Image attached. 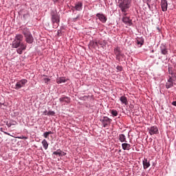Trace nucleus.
<instances>
[{
	"label": "nucleus",
	"instance_id": "obj_1",
	"mask_svg": "<svg viewBox=\"0 0 176 176\" xmlns=\"http://www.w3.org/2000/svg\"><path fill=\"white\" fill-rule=\"evenodd\" d=\"M131 6V0H118V8L124 16H127V10Z\"/></svg>",
	"mask_w": 176,
	"mask_h": 176
},
{
	"label": "nucleus",
	"instance_id": "obj_2",
	"mask_svg": "<svg viewBox=\"0 0 176 176\" xmlns=\"http://www.w3.org/2000/svg\"><path fill=\"white\" fill-rule=\"evenodd\" d=\"M22 34L24 35L27 43L31 44L34 42V37L32 36L31 32H30V29L27 28H23Z\"/></svg>",
	"mask_w": 176,
	"mask_h": 176
},
{
	"label": "nucleus",
	"instance_id": "obj_3",
	"mask_svg": "<svg viewBox=\"0 0 176 176\" xmlns=\"http://www.w3.org/2000/svg\"><path fill=\"white\" fill-rule=\"evenodd\" d=\"M23 35L21 34H16L15 38L12 41V46L14 49H17L19 47L20 45H21V42L23 41Z\"/></svg>",
	"mask_w": 176,
	"mask_h": 176
},
{
	"label": "nucleus",
	"instance_id": "obj_4",
	"mask_svg": "<svg viewBox=\"0 0 176 176\" xmlns=\"http://www.w3.org/2000/svg\"><path fill=\"white\" fill-rule=\"evenodd\" d=\"M51 21L52 24H57L58 25V23H60V15L57 13L56 10L51 11Z\"/></svg>",
	"mask_w": 176,
	"mask_h": 176
},
{
	"label": "nucleus",
	"instance_id": "obj_5",
	"mask_svg": "<svg viewBox=\"0 0 176 176\" xmlns=\"http://www.w3.org/2000/svg\"><path fill=\"white\" fill-rule=\"evenodd\" d=\"M27 82H28V81L26 79H22V80L18 81L16 83L14 89H15V90H19V89H21V87H24V86H25Z\"/></svg>",
	"mask_w": 176,
	"mask_h": 176
},
{
	"label": "nucleus",
	"instance_id": "obj_6",
	"mask_svg": "<svg viewBox=\"0 0 176 176\" xmlns=\"http://www.w3.org/2000/svg\"><path fill=\"white\" fill-rule=\"evenodd\" d=\"M100 122H102V124H103V127H108L109 124H111V122H112V119L108 117H103L100 119Z\"/></svg>",
	"mask_w": 176,
	"mask_h": 176
},
{
	"label": "nucleus",
	"instance_id": "obj_7",
	"mask_svg": "<svg viewBox=\"0 0 176 176\" xmlns=\"http://www.w3.org/2000/svg\"><path fill=\"white\" fill-rule=\"evenodd\" d=\"M114 54L116 56V58L118 60H120L124 54L122 53V51L120 50V47H117L116 48L114 49Z\"/></svg>",
	"mask_w": 176,
	"mask_h": 176
},
{
	"label": "nucleus",
	"instance_id": "obj_8",
	"mask_svg": "<svg viewBox=\"0 0 176 176\" xmlns=\"http://www.w3.org/2000/svg\"><path fill=\"white\" fill-rule=\"evenodd\" d=\"M148 133L151 135H153L155 134H157L159 133V129H157V126H153L148 129Z\"/></svg>",
	"mask_w": 176,
	"mask_h": 176
},
{
	"label": "nucleus",
	"instance_id": "obj_9",
	"mask_svg": "<svg viewBox=\"0 0 176 176\" xmlns=\"http://www.w3.org/2000/svg\"><path fill=\"white\" fill-rule=\"evenodd\" d=\"M174 86V79H173V77L169 76V79L166 83V89H171Z\"/></svg>",
	"mask_w": 176,
	"mask_h": 176
},
{
	"label": "nucleus",
	"instance_id": "obj_10",
	"mask_svg": "<svg viewBox=\"0 0 176 176\" xmlns=\"http://www.w3.org/2000/svg\"><path fill=\"white\" fill-rule=\"evenodd\" d=\"M96 16L98 18L100 21H101V23H107V16H105V15H104V14L98 13L96 14Z\"/></svg>",
	"mask_w": 176,
	"mask_h": 176
},
{
	"label": "nucleus",
	"instance_id": "obj_11",
	"mask_svg": "<svg viewBox=\"0 0 176 176\" xmlns=\"http://www.w3.org/2000/svg\"><path fill=\"white\" fill-rule=\"evenodd\" d=\"M122 21L123 23H124V24H126L127 25H131V24H133V21H131V19H130L129 17L126 16V15L124 14L122 17Z\"/></svg>",
	"mask_w": 176,
	"mask_h": 176
},
{
	"label": "nucleus",
	"instance_id": "obj_12",
	"mask_svg": "<svg viewBox=\"0 0 176 176\" xmlns=\"http://www.w3.org/2000/svg\"><path fill=\"white\" fill-rule=\"evenodd\" d=\"M82 8H83V3H82L80 1H78V2L75 3L74 9H75V10L80 12V10H82Z\"/></svg>",
	"mask_w": 176,
	"mask_h": 176
},
{
	"label": "nucleus",
	"instance_id": "obj_13",
	"mask_svg": "<svg viewBox=\"0 0 176 176\" xmlns=\"http://www.w3.org/2000/svg\"><path fill=\"white\" fill-rule=\"evenodd\" d=\"M167 6H168V3H167V0H162L161 7H162V12H167Z\"/></svg>",
	"mask_w": 176,
	"mask_h": 176
},
{
	"label": "nucleus",
	"instance_id": "obj_14",
	"mask_svg": "<svg viewBox=\"0 0 176 176\" xmlns=\"http://www.w3.org/2000/svg\"><path fill=\"white\" fill-rule=\"evenodd\" d=\"M60 102H67V104H69L71 102V98L67 96H64L59 98Z\"/></svg>",
	"mask_w": 176,
	"mask_h": 176
},
{
	"label": "nucleus",
	"instance_id": "obj_15",
	"mask_svg": "<svg viewBox=\"0 0 176 176\" xmlns=\"http://www.w3.org/2000/svg\"><path fill=\"white\" fill-rule=\"evenodd\" d=\"M122 147L124 151H130V149L131 148V145L128 143H122Z\"/></svg>",
	"mask_w": 176,
	"mask_h": 176
},
{
	"label": "nucleus",
	"instance_id": "obj_16",
	"mask_svg": "<svg viewBox=\"0 0 176 176\" xmlns=\"http://www.w3.org/2000/svg\"><path fill=\"white\" fill-rule=\"evenodd\" d=\"M160 48H161L162 54H164V56H166V54H168V51L167 50V48L166 47V45H162Z\"/></svg>",
	"mask_w": 176,
	"mask_h": 176
},
{
	"label": "nucleus",
	"instance_id": "obj_17",
	"mask_svg": "<svg viewBox=\"0 0 176 176\" xmlns=\"http://www.w3.org/2000/svg\"><path fill=\"white\" fill-rule=\"evenodd\" d=\"M120 101H121L122 104H124V105H127V104H129V102L127 101V98L124 96L120 98Z\"/></svg>",
	"mask_w": 176,
	"mask_h": 176
},
{
	"label": "nucleus",
	"instance_id": "obj_18",
	"mask_svg": "<svg viewBox=\"0 0 176 176\" xmlns=\"http://www.w3.org/2000/svg\"><path fill=\"white\" fill-rule=\"evenodd\" d=\"M98 45H101V43L97 41H91L90 45L94 47V49H97L98 47Z\"/></svg>",
	"mask_w": 176,
	"mask_h": 176
},
{
	"label": "nucleus",
	"instance_id": "obj_19",
	"mask_svg": "<svg viewBox=\"0 0 176 176\" xmlns=\"http://www.w3.org/2000/svg\"><path fill=\"white\" fill-rule=\"evenodd\" d=\"M150 166H151V164L149 163V162H148V160L144 159L143 160V167L144 170H146V168H148V167H149Z\"/></svg>",
	"mask_w": 176,
	"mask_h": 176
},
{
	"label": "nucleus",
	"instance_id": "obj_20",
	"mask_svg": "<svg viewBox=\"0 0 176 176\" xmlns=\"http://www.w3.org/2000/svg\"><path fill=\"white\" fill-rule=\"evenodd\" d=\"M65 82H67V80L64 77H60L56 79V83H58V85H60V83H65Z\"/></svg>",
	"mask_w": 176,
	"mask_h": 176
},
{
	"label": "nucleus",
	"instance_id": "obj_21",
	"mask_svg": "<svg viewBox=\"0 0 176 176\" xmlns=\"http://www.w3.org/2000/svg\"><path fill=\"white\" fill-rule=\"evenodd\" d=\"M119 141L120 142H127V140H126V135H124V134H120Z\"/></svg>",
	"mask_w": 176,
	"mask_h": 176
},
{
	"label": "nucleus",
	"instance_id": "obj_22",
	"mask_svg": "<svg viewBox=\"0 0 176 176\" xmlns=\"http://www.w3.org/2000/svg\"><path fill=\"white\" fill-rule=\"evenodd\" d=\"M41 144L45 151L49 148V143H47V140L45 139L42 141Z\"/></svg>",
	"mask_w": 176,
	"mask_h": 176
},
{
	"label": "nucleus",
	"instance_id": "obj_23",
	"mask_svg": "<svg viewBox=\"0 0 176 176\" xmlns=\"http://www.w3.org/2000/svg\"><path fill=\"white\" fill-rule=\"evenodd\" d=\"M61 150H60V149H58L56 151H54V153H53V155H58V156H62V155H61Z\"/></svg>",
	"mask_w": 176,
	"mask_h": 176
},
{
	"label": "nucleus",
	"instance_id": "obj_24",
	"mask_svg": "<svg viewBox=\"0 0 176 176\" xmlns=\"http://www.w3.org/2000/svg\"><path fill=\"white\" fill-rule=\"evenodd\" d=\"M20 49L23 50H25V49H27V45L24 43H21L20 44Z\"/></svg>",
	"mask_w": 176,
	"mask_h": 176
},
{
	"label": "nucleus",
	"instance_id": "obj_25",
	"mask_svg": "<svg viewBox=\"0 0 176 176\" xmlns=\"http://www.w3.org/2000/svg\"><path fill=\"white\" fill-rule=\"evenodd\" d=\"M111 115H113V116H118V111H116L115 109H112L111 110Z\"/></svg>",
	"mask_w": 176,
	"mask_h": 176
},
{
	"label": "nucleus",
	"instance_id": "obj_26",
	"mask_svg": "<svg viewBox=\"0 0 176 176\" xmlns=\"http://www.w3.org/2000/svg\"><path fill=\"white\" fill-rule=\"evenodd\" d=\"M137 43L138 45H140V46H142V45H144V40L141 39L140 40H137Z\"/></svg>",
	"mask_w": 176,
	"mask_h": 176
},
{
	"label": "nucleus",
	"instance_id": "obj_27",
	"mask_svg": "<svg viewBox=\"0 0 176 176\" xmlns=\"http://www.w3.org/2000/svg\"><path fill=\"white\" fill-rule=\"evenodd\" d=\"M16 52L18 53V54H23V50H21V48H19L16 50Z\"/></svg>",
	"mask_w": 176,
	"mask_h": 176
},
{
	"label": "nucleus",
	"instance_id": "obj_28",
	"mask_svg": "<svg viewBox=\"0 0 176 176\" xmlns=\"http://www.w3.org/2000/svg\"><path fill=\"white\" fill-rule=\"evenodd\" d=\"M168 73L170 75H174V72L173 71V69H171V67H168Z\"/></svg>",
	"mask_w": 176,
	"mask_h": 176
},
{
	"label": "nucleus",
	"instance_id": "obj_29",
	"mask_svg": "<svg viewBox=\"0 0 176 176\" xmlns=\"http://www.w3.org/2000/svg\"><path fill=\"white\" fill-rule=\"evenodd\" d=\"M43 137L44 138H47L49 137V133H47V132H45L43 133Z\"/></svg>",
	"mask_w": 176,
	"mask_h": 176
},
{
	"label": "nucleus",
	"instance_id": "obj_30",
	"mask_svg": "<svg viewBox=\"0 0 176 176\" xmlns=\"http://www.w3.org/2000/svg\"><path fill=\"white\" fill-rule=\"evenodd\" d=\"M43 81L45 82V83H47V82H50V78H43Z\"/></svg>",
	"mask_w": 176,
	"mask_h": 176
},
{
	"label": "nucleus",
	"instance_id": "obj_31",
	"mask_svg": "<svg viewBox=\"0 0 176 176\" xmlns=\"http://www.w3.org/2000/svg\"><path fill=\"white\" fill-rule=\"evenodd\" d=\"M11 124H12V126H16V124H17V122H16V121H12V122H11Z\"/></svg>",
	"mask_w": 176,
	"mask_h": 176
},
{
	"label": "nucleus",
	"instance_id": "obj_32",
	"mask_svg": "<svg viewBox=\"0 0 176 176\" xmlns=\"http://www.w3.org/2000/svg\"><path fill=\"white\" fill-rule=\"evenodd\" d=\"M117 69L118 71H122V69H123V67H122V66H117Z\"/></svg>",
	"mask_w": 176,
	"mask_h": 176
},
{
	"label": "nucleus",
	"instance_id": "obj_33",
	"mask_svg": "<svg viewBox=\"0 0 176 176\" xmlns=\"http://www.w3.org/2000/svg\"><path fill=\"white\" fill-rule=\"evenodd\" d=\"M47 115H52V116H53V115H54V111H49V112L47 113Z\"/></svg>",
	"mask_w": 176,
	"mask_h": 176
},
{
	"label": "nucleus",
	"instance_id": "obj_34",
	"mask_svg": "<svg viewBox=\"0 0 176 176\" xmlns=\"http://www.w3.org/2000/svg\"><path fill=\"white\" fill-rule=\"evenodd\" d=\"M79 19V16L73 19V21H76Z\"/></svg>",
	"mask_w": 176,
	"mask_h": 176
},
{
	"label": "nucleus",
	"instance_id": "obj_35",
	"mask_svg": "<svg viewBox=\"0 0 176 176\" xmlns=\"http://www.w3.org/2000/svg\"><path fill=\"white\" fill-rule=\"evenodd\" d=\"M7 126H8V127H12V123L11 122H10V123L7 122Z\"/></svg>",
	"mask_w": 176,
	"mask_h": 176
},
{
	"label": "nucleus",
	"instance_id": "obj_36",
	"mask_svg": "<svg viewBox=\"0 0 176 176\" xmlns=\"http://www.w3.org/2000/svg\"><path fill=\"white\" fill-rule=\"evenodd\" d=\"M170 78H172V79H173V78H176L175 73H173V75H172V76H170Z\"/></svg>",
	"mask_w": 176,
	"mask_h": 176
},
{
	"label": "nucleus",
	"instance_id": "obj_37",
	"mask_svg": "<svg viewBox=\"0 0 176 176\" xmlns=\"http://www.w3.org/2000/svg\"><path fill=\"white\" fill-rule=\"evenodd\" d=\"M172 105H174V107H176V101H173L172 102Z\"/></svg>",
	"mask_w": 176,
	"mask_h": 176
},
{
	"label": "nucleus",
	"instance_id": "obj_38",
	"mask_svg": "<svg viewBox=\"0 0 176 176\" xmlns=\"http://www.w3.org/2000/svg\"><path fill=\"white\" fill-rule=\"evenodd\" d=\"M47 133H48V135H50V134H53V132H52V131H48Z\"/></svg>",
	"mask_w": 176,
	"mask_h": 176
},
{
	"label": "nucleus",
	"instance_id": "obj_39",
	"mask_svg": "<svg viewBox=\"0 0 176 176\" xmlns=\"http://www.w3.org/2000/svg\"><path fill=\"white\" fill-rule=\"evenodd\" d=\"M148 7L149 9H151V5L149 3H147Z\"/></svg>",
	"mask_w": 176,
	"mask_h": 176
},
{
	"label": "nucleus",
	"instance_id": "obj_40",
	"mask_svg": "<svg viewBox=\"0 0 176 176\" xmlns=\"http://www.w3.org/2000/svg\"><path fill=\"white\" fill-rule=\"evenodd\" d=\"M23 139L27 140V137H23Z\"/></svg>",
	"mask_w": 176,
	"mask_h": 176
},
{
	"label": "nucleus",
	"instance_id": "obj_41",
	"mask_svg": "<svg viewBox=\"0 0 176 176\" xmlns=\"http://www.w3.org/2000/svg\"><path fill=\"white\" fill-rule=\"evenodd\" d=\"M54 27H55V28H57V27H58V25H55Z\"/></svg>",
	"mask_w": 176,
	"mask_h": 176
},
{
	"label": "nucleus",
	"instance_id": "obj_42",
	"mask_svg": "<svg viewBox=\"0 0 176 176\" xmlns=\"http://www.w3.org/2000/svg\"><path fill=\"white\" fill-rule=\"evenodd\" d=\"M60 32H61V31H60V30H58V34H60Z\"/></svg>",
	"mask_w": 176,
	"mask_h": 176
},
{
	"label": "nucleus",
	"instance_id": "obj_43",
	"mask_svg": "<svg viewBox=\"0 0 176 176\" xmlns=\"http://www.w3.org/2000/svg\"><path fill=\"white\" fill-rule=\"evenodd\" d=\"M154 52H155V50H153L151 51V53H154Z\"/></svg>",
	"mask_w": 176,
	"mask_h": 176
},
{
	"label": "nucleus",
	"instance_id": "obj_44",
	"mask_svg": "<svg viewBox=\"0 0 176 176\" xmlns=\"http://www.w3.org/2000/svg\"><path fill=\"white\" fill-rule=\"evenodd\" d=\"M66 155L65 153H63V155L64 156V155Z\"/></svg>",
	"mask_w": 176,
	"mask_h": 176
},
{
	"label": "nucleus",
	"instance_id": "obj_45",
	"mask_svg": "<svg viewBox=\"0 0 176 176\" xmlns=\"http://www.w3.org/2000/svg\"><path fill=\"white\" fill-rule=\"evenodd\" d=\"M43 76H46V75H44Z\"/></svg>",
	"mask_w": 176,
	"mask_h": 176
}]
</instances>
